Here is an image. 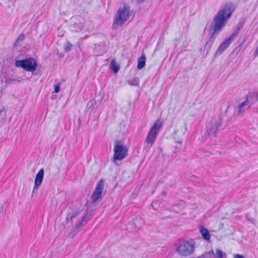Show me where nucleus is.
<instances>
[{"instance_id": "4468645a", "label": "nucleus", "mask_w": 258, "mask_h": 258, "mask_svg": "<svg viewBox=\"0 0 258 258\" xmlns=\"http://www.w3.org/2000/svg\"><path fill=\"white\" fill-rule=\"evenodd\" d=\"M247 105H248L247 99H246L245 101L239 103L237 106V114L240 115V114L243 113L245 110V107L246 106H247Z\"/></svg>"}, {"instance_id": "1a4fd4ad", "label": "nucleus", "mask_w": 258, "mask_h": 258, "mask_svg": "<svg viewBox=\"0 0 258 258\" xmlns=\"http://www.w3.org/2000/svg\"><path fill=\"white\" fill-rule=\"evenodd\" d=\"M44 169L41 168L37 173L35 178L34 186L33 189V194L35 192L37 193V190L41 185L44 177Z\"/></svg>"}, {"instance_id": "b1692460", "label": "nucleus", "mask_w": 258, "mask_h": 258, "mask_svg": "<svg viewBox=\"0 0 258 258\" xmlns=\"http://www.w3.org/2000/svg\"><path fill=\"white\" fill-rule=\"evenodd\" d=\"M0 119L2 120H6V111L4 107L0 109Z\"/></svg>"}, {"instance_id": "f3484780", "label": "nucleus", "mask_w": 258, "mask_h": 258, "mask_svg": "<svg viewBox=\"0 0 258 258\" xmlns=\"http://www.w3.org/2000/svg\"><path fill=\"white\" fill-rule=\"evenodd\" d=\"M88 221L87 216V215H84L82 217L81 220L78 221L76 225V229H79L81 226L86 224Z\"/></svg>"}, {"instance_id": "f8f14e48", "label": "nucleus", "mask_w": 258, "mask_h": 258, "mask_svg": "<svg viewBox=\"0 0 258 258\" xmlns=\"http://www.w3.org/2000/svg\"><path fill=\"white\" fill-rule=\"evenodd\" d=\"M84 28V25L81 22L75 23L71 26V30L74 32H80Z\"/></svg>"}, {"instance_id": "20e7f679", "label": "nucleus", "mask_w": 258, "mask_h": 258, "mask_svg": "<svg viewBox=\"0 0 258 258\" xmlns=\"http://www.w3.org/2000/svg\"><path fill=\"white\" fill-rule=\"evenodd\" d=\"M128 148L123 144L122 141H116L113 147V161H120L124 159L128 155Z\"/></svg>"}, {"instance_id": "423d86ee", "label": "nucleus", "mask_w": 258, "mask_h": 258, "mask_svg": "<svg viewBox=\"0 0 258 258\" xmlns=\"http://www.w3.org/2000/svg\"><path fill=\"white\" fill-rule=\"evenodd\" d=\"M222 123V120L219 117L212 118L206 126L207 135L211 137H215L219 131Z\"/></svg>"}, {"instance_id": "dca6fc26", "label": "nucleus", "mask_w": 258, "mask_h": 258, "mask_svg": "<svg viewBox=\"0 0 258 258\" xmlns=\"http://www.w3.org/2000/svg\"><path fill=\"white\" fill-rule=\"evenodd\" d=\"M244 26V22L239 23L237 25V27L236 30L233 32V33L230 36L232 39H234V37H236L238 34L239 32V31L241 28Z\"/></svg>"}, {"instance_id": "f03ea898", "label": "nucleus", "mask_w": 258, "mask_h": 258, "mask_svg": "<svg viewBox=\"0 0 258 258\" xmlns=\"http://www.w3.org/2000/svg\"><path fill=\"white\" fill-rule=\"evenodd\" d=\"M176 251L181 256H188L195 250V244L187 240L180 239L175 244Z\"/></svg>"}, {"instance_id": "7c9ffc66", "label": "nucleus", "mask_w": 258, "mask_h": 258, "mask_svg": "<svg viewBox=\"0 0 258 258\" xmlns=\"http://www.w3.org/2000/svg\"><path fill=\"white\" fill-rule=\"evenodd\" d=\"M162 195L163 196H165V195H166V191H162Z\"/></svg>"}, {"instance_id": "6ab92c4d", "label": "nucleus", "mask_w": 258, "mask_h": 258, "mask_svg": "<svg viewBox=\"0 0 258 258\" xmlns=\"http://www.w3.org/2000/svg\"><path fill=\"white\" fill-rule=\"evenodd\" d=\"M77 214L78 213L76 211H73L72 212L68 213L67 215L66 221L68 222L72 221L73 219L76 217Z\"/></svg>"}, {"instance_id": "9d476101", "label": "nucleus", "mask_w": 258, "mask_h": 258, "mask_svg": "<svg viewBox=\"0 0 258 258\" xmlns=\"http://www.w3.org/2000/svg\"><path fill=\"white\" fill-rule=\"evenodd\" d=\"M233 40V39L230 36L228 38L226 39L220 45L215 53V55L217 56L221 55L228 47Z\"/></svg>"}, {"instance_id": "f257e3e1", "label": "nucleus", "mask_w": 258, "mask_h": 258, "mask_svg": "<svg viewBox=\"0 0 258 258\" xmlns=\"http://www.w3.org/2000/svg\"><path fill=\"white\" fill-rule=\"evenodd\" d=\"M234 9L232 3H225L221 9L214 17L210 29L208 30L209 37L205 45V48L207 50L211 48L216 37L222 31L223 28L231 17Z\"/></svg>"}, {"instance_id": "393cba45", "label": "nucleus", "mask_w": 258, "mask_h": 258, "mask_svg": "<svg viewBox=\"0 0 258 258\" xmlns=\"http://www.w3.org/2000/svg\"><path fill=\"white\" fill-rule=\"evenodd\" d=\"M96 101L95 100H91L88 104V105L89 106V108H91L92 109H93L94 108V105L96 104Z\"/></svg>"}, {"instance_id": "a878e982", "label": "nucleus", "mask_w": 258, "mask_h": 258, "mask_svg": "<svg viewBox=\"0 0 258 258\" xmlns=\"http://www.w3.org/2000/svg\"><path fill=\"white\" fill-rule=\"evenodd\" d=\"M25 37V35L23 33H21L15 41V43H18L20 41H23L24 40Z\"/></svg>"}, {"instance_id": "0eeeda50", "label": "nucleus", "mask_w": 258, "mask_h": 258, "mask_svg": "<svg viewBox=\"0 0 258 258\" xmlns=\"http://www.w3.org/2000/svg\"><path fill=\"white\" fill-rule=\"evenodd\" d=\"M162 122L159 120H157L154 124L150 130L146 138L145 143L150 144L152 145L155 142L158 133L159 132L161 126Z\"/></svg>"}, {"instance_id": "6e6552de", "label": "nucleus", "mask_w": 258, "mask_h": 258, "mask_svg": "<svg viewBox=\"0 0 258 258\" xmlns=\"http://www.w3.org/2000/svg\"><path fill=\"white\" fill-rule=\"evenodd\" d=\"M104 187V182L103 179H100L97 183L95 190L91 197L92 200V203H95L101 198Z\"/></svg>"}, {"instance_id": "bb28decb", "label": "nucleus", "mask_w": 258, "mask_h": 258, "mask_svg": "<svg viewBox=\"0 0 258 258\" xmlns=\"http://www.w3.org/2000/svg\"><path fill=\"white\" fill-rule=\"evenodd\" d=\"M60 83H56L54 85V92L58 93L60 90Z\"/></svg>"}, {"instance_id": "7ed1b4c3", "label": "nucleus", "mask_w": 258, "mask_h": 258, "mask_svg": "<svg viewBox=\"0 0 258 258\" xmlns=\"http://www.w3.org/2000/svg\"><path fill=\"white\" fill-rule=\"evenodd\" d=\"M130 15V10L128 6L124 5L117 11L113 23V28H117L118 25L122 26L127 21Z\"/></svg>"}, {"instance_id": "39448f33", "label": "nucleus", "mask_w": 258, "mask_h": 258, "mask_svg": "<svg viewBox=\"0 0 258 258\" xmlns=\"http://www.w3.org/2000/svg\"><path fill=\"white\" fill-rule=\"evenodd\" d=\"M15 64L17 67L22 68L26 71L31 72L35 71L37 67V61L33 57L16 60Z\"/></svg>"}, {"instance_id": "c85d7f7f", "label": "nucleus", "mask_w": 258, "mask_h": 258, "mask_svg": "<svg viewBox=\"0 0 258 258\" xmlns=\"http://www.w3.org/2000/svg\"><path fill=\"white\" fill-rule=\"evenodd\" d=\"M136 222H139L140 223H142V224H143V220L142 219H138L136 220Z\"/></svg>"}, {"instance_id": "cd10ccee", "label": "nucleus", "mask_w": 258, "mask_h": 258, "mask_svg": "<svg viewBox=\"0 0 258 258\" xmlns=\"http://www.w3.org/2000/svg\"><path fill=\"white\" fill-rule=\"evenodd\" d=\"M234 258H245L244 256L239 254H235L233 255Z\"/></svg>"}, {"instance_id": "4be33fe9", "label": "nucleus", "mask_w": 258, "mask_h": 258, "mask_svg": "<svg viewBox=\"0 0 258 258\" xmlns=\"http://www.w3.org/2000/svg\"><path fill=\"white\" fill-rule=\"evenodd\" d=\"M215 251V255L217 258H223L224 256H226V253L219 249H216Z\"/></svg>"}, {"instance_id": "9b49d317", "label": "nucleus", "mask_w": 258, "mask_h": 258, "mask_svg": "<svg viewBox=\"0 0 258 258\" xmlns=\"http://www.w3.org/2000/svg\"><path fill=\"white\" fill-rule=\"evenodd\" d=\"M185 203L183 201L178 202L177 204L174 205L171 208V211L176 213H179L184 208Z\"/></svg>"}, {"instance_id": "2eb2a0df", "label": "nucleus", "mask_w": 258, "mask_h": 258, "mask_svg": "<svg viewBox=\"0 0 258 258\" xmlns=\"http://www.w3.org/2000/svg\"><path fill=\"white\" fill-rule=\"evenodd\" d=\"M146 56L144 54L142 55L138 59L137 68L138 70H141L143 68L146 64Z\"/></svg>"}, {"instance_id": "aec40b11", "label": "nucleus", "mask_w": 258, "mask_h": 258, "mask_svg": "<svg viewBox=\"0 0 258 258\" xmlns=\"http://www.w3.org/2000/svg\"><path fill=\"white\" fill-rule=\"evenodd\" d=\"M139 79L135 77L131 80H129L128 81V83L130 85L137 86L139 84Z\"/></svg>"}, {"instance_id": "ddd939ff", "label": "nucleus", "mask_w": 258, "mask_h": 258, "mask_svg": "<svg viewBox=\"0 0 258 258\" xmlns=\"http://www.w3.org/2000/svg\"><path fill=\"white\" fill-rule=\"evenodd\" d=\"M200 231L202 237L206 240H209L210 239V234L208 230L205 228L203 226H201L200 228Z\"/></svg>"}, {"instance_id": "a211bd4d", "label": "nucleus", "mask_w": 258, "mask_h": 258, "mask_svg": "<svg viewBox=\"0 0 258 258\" xmlns=\"http://www.w3.org/2000/svg\"><path fill=\"white\" fill-rule=\"evenodd\" d=\"M110 69L114 73H117L119 70V66L114 59L112 60L110 62Z\"/></svg>"}, {"instance_id": "2f4dec72", "label": "nucleus", "mask_w": 258, "mask_h": 258, "mask_svg": "<svg viewBox=\"0 0 258 258\" xmlns=\"http://www.w3.org/2000/svg\"><path fill=\"white\" fill-rule=\"evenodd\" d=\"M178 143L179 144H181L182 143V142H179V141Z\"/></svg>"}, {"instance_id": "412c9836", "label": "nucleus", "mask_w": 258, "mask_h": 258, "mask_svg": "<svg viewBox=\"0 0 258 258\" xmlns=\"http://www.w3.org/2000/svg\"><path fill=\"white\" fill-rule=\"evenodd\" d=\"M16 82L20 83L21 82V80L17 79H12V78H6L5 80V83L6 84H14Z\"/></svg>"}, {"instance_id": "5701e85b", "label": "nucleus", "mask_w": 258, "mask_h": 258, "mask_svg": "<svg viewBox=\"0 0 258 258\" xmlns=\"http://www.w3.org/2000/svg\"><path fill=\"white\" fill-rule=\"evenodd\" d=\"M73 45L71 44V43L69 41H67L64 44V50L65 52H70L72 48Z\"/></svg>"}, {"instance_id": "c756f323", "label": "nucleus", "mask_w": 258, "mask_h": 258, "mask_svg": "<svg viewBox=\"0 0 258 258\" xmlns=\"http://www.w3.org/2000/svg\"><path fill=\"white\" fill-rule=\"evenodd\" d=\"M255 53L256 54H258V46H257V47L256 48V49L255 50Z\"/></svg>"}]
</instances>
